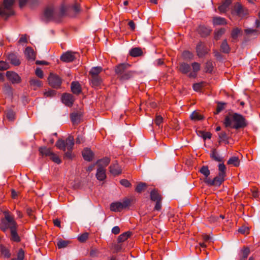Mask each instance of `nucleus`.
Returning <instances> with one entry per match:
<instances>
[{"mask_svg":"<svg viewBox=\"0 0 260 260\" xmlns=\"http://www.w3.org/2000/svg\"><path fill=\"white\" fill-rule=\"evenodd\" d=\"M131 67V65L127 63H122L115 66L114 71L119 81L124 82L130 80L137 74L136 71L129 70Z\"/></svg>","mask_w":260,"mask_h":260,"instance_id":"1","label":"nucleus"},{"mask_svg":"<svg viewBox=\"0 0 260 260\" xmlns=\"http://www.w3.org/2000/svg\"><path fill=\"white\" fill-rule=\"evenodd\" d=\"M224 124L226 127L238 129L245 128L247 122L242 115H228L225 118Z\"/></svg>","mask_w":260,"mask_h":260,"instance_id":"2","label":"nucleus"},{"mask_svg":"<svg viewBox=\"0 0 260 260\" xmlns=\"http://www.w3.org/2000/svg\"><path fill=\"white\" fill-rule=\"evenodd\" d=\"M226 167L223 163L218 165V175L214 178L213 179L207 178L205 180V183L208 186H219L225 180L226 177Z\"/></svg>","mask_w":260,"mask_h":260,"instance_id":"3","label":"nucleus"},{"mask_svg":"<svg viewBox=\"0 0 260 260\" xmlns=\"http://www.w3.org/2000/svg\"><path fill=\"white\" fill-rule=\"evenodd\" d=\"M81 10L80 4L77 2V0H75L73 3L68 6H65L64 4H62L59 9V15L60 16H64L70 15L72 13L76 15L79 14Z\"/></svg>","mask_w":260,"mask_h":260,"instance_id":"4","label":"nucleus"},{"mask_svg":"<svg viewBox=\"0 0 260 260\" xmlns=\"http://www.w3.org/2000/svg\"><path fill=\"white\" fill-rule=\"evenodd\" d=\"M5 217L1 219L0 229L5 232L8 229H12L18 226L17 223L14 219V216L10 214L9 211L4 212Z\"/></svg>","mask_w":260,"mask_h":260,"instance_id":"5","label":"nucleus"},{"mask_svg":"<svg viewBox=\"0 0 260 260\" xmlns=\"http://www.w3.org/2000/svg\"><path fill=\"white\" fill-rule=\"evenodd\" d=\"M14 0H4L3 4L0 7V16L5 19L13 15L12 6Z\"/></svg>","mask_w":260,"mask_h":260,"instance_id":"6","label":"nucleus"},{"mask_svg":"<svg viewBox=\"0 0 260 260\" xmlns=\"http://www.w3.org/2000/svg\"><path fill=\"white\" fill-rule=\"evenodd\" d=\"M150 200L155 202V205L154 208V210L160 211L161 209L162 197L160 193L158 192V189H153L150 193Z\"/></svg>","mask_w":260,"mask_h":260,"instance_id":"7","label":"nucleus"},{"mask_svg":"<svg viewBox=\"0 0 260 260\" xmlns=\"http://www.w3.org/2000/svg\"><path fill=\"white\" fill-rule=\"evenodd\" d=\"M48 83L53 88H60L62 82V79L57 75L50 73L48 78Z\"/></svg>","mask_w":260,"mask_h":260,"instance_id":"8","label":"nucleus"},{"mask_svg":"<svg viewBox=\"0 0 260 260\" xmlns=\"http://www.w3.org/2000/svg\"><path fill=\"white\" fill-rule=\"evenodd\" d=\"M196 49L197 55L200 58L205 56L210 51V49L202 42L198 43Z\"/></svg>","mask_w":260,"mask_h":260,"instance_id":"9","label":"nucleus"},{"mask_svg":"<svg viewBox=\"0 0 260 260\" xmlns=\"http://www.w3.org/2000/svg\"><path fill=\"white\" fill-rule=\"evenodd\" d=\"M61 99L62 102L68 107H72L75 101L74 96L69 93H63Z\"/></svg>","mask_w":260,"mask_h":260,"instance_id":"10","label":"nucleus"},{"mask_svg":"<svg viewBox=\"0 0 260 260\" xmlns=\"http://www.w3.org/2000/svg\"><path fill=\"white\" fill-rule=\"evenodd\" d=\"M76 53L72 52V51H67L65 53H63L61 56H60V60L65 62H71L73 61L75 59V54Z\"/></svg>","mask_w":260,"mask_h":260,"instance_id":"11","label":"nucleus"},{"mask_svg":"<svg viewBox=\"0 0 260 260\" xmlns=\"http://www.w3.org/2000/svg\"><path fill=\"white\" fill-rule=\"evenodd\" d=\"M6 77L13 84L19 83L21 82V78L14 72L7 71L6 72Z\"/></svg>","mask_w":260,"mask_h":260,"instance_id":"12","label":"nucleus"},{"mask_svg":"<svg viewBox=\"0 0 260 260\" xmlns=\"http://www.w3.org/2000/svg\"><path fill=\"white\" fill-rule=\"evenodd\" d=\"M178 69L179 71L183 74H187L190 73V66L186 62H180Z\"/></svg>","mask_w":260,"mask_h":260,"instance_id":"13","label":"nucleus"},{"mask_svg":"<svg viewBox=\"0 0 260 260\" xmlns=\"http://www.w3.org/2000/svg\"><path fill=\"white\" fill-rule=\"evenodd\" d=\"M191 66L192 67V72L189 74L188 77L189 78H196L197 76V73L200 70L201 64L198 62H194L192 63Z\"/></svg>","mask_w":260,"mask_h":260,"instance_id":"14","label":"nucleus"},{"mask_svg":"<svg viewBox=\"0 0 260 260\" xmlns=\"http://www.w3.org/2000/svg\"><path fill=\"white\" fill-rule=\"evenodd\" d=\"M72 92L76 95H79L82 92V88L80 84L78 82H72L71 85Z\"/></svg>","mask_w":260,"mask_h":260,"instance_id":"15","label":"nucleus"},{"mask_svg":"<svg viewBox=\"0 0 260 260\" xmlns=\"http://www.w3.org/2000/svg\"><path fill=\"white\" fill-rule=\"evenodd\" d=\"M198 31L201 37H206L210 35L211 29L204 25H200L198 28Z\"/></svg>","mask_w":260,"mask_h":260,"instance_id":"16","label":"nucleus"},{"mask_svg":"<svg viewBox=\"0 0 260 260\" xmlns=\"http://www.w3.org/2000/svg\"><path fill=\"white\" fill-rule=\"evenodd\" d=\"M231 3V0H224L223 1L221 4L218 7L219 12L220 13H224L227 12Z\"/></svg>","mask_w":260,"mask_h":260,"instance_id":"17","label":"nucleus"},{"mask_svg":"<svg viewBox=\"0 0 260 260\" xmlns=\"http://www.w3.org/2000/svg\"><path fill=\"white\" fill-rule=\"evenodd\" d=\"M109 169L110 173L115 176L118 175L122 172V170L117 162L111 165Z\"/></svg>","mask_w":260,"mask_h":260,"instance_id":"18","label":"nucleus"},{"mask_svg":"<svg viewBox=\"0 0 260 260\" xmlns=\"http://www.w3.org/2000/svg\"><path fill=\"white\" fill-rule=\"evenodd\" d=\"M44 16L47 21L52 20L54 17L53 9L51 8H46L44 12Z\"/></svg>","mask_w":260,"mask_h":260,"instance_id":"19","label":"nucleus"},{"mask_svg":"<svg viewBox=\"0 0 260 260\" xmlns=\"http://www.w3.org/2000/svg\"><path fill=\"white\" fill-rule=\"evenodd\" d=\"M8 59L10 61L11 64L15 66H18L21 63L17 56L13 53H11L8 54Z\"/></svg>","mask_w":260,"mask_h":260,"instance_id":"20","label":"nucleus"},{"mask_svg":"<svg viewBox=\"0 0 260 260\" xmlns=\"http://www.w3.org/2000/svg\"><path fill=\"white\" fill-rule=\"evenodd\" d=\"M24 53L26 56V58L28 60H31L34 61L36 58V53L34 52V49L30 47H27L26 48Z\"/></svg>","mask_w":260,"mask_h":260,"instance_id":"21","label":"nucleus"},{"mask_svg":"<svg viewBox=\"0 0 260 260\" xmlns=\"http://www.w3.org/2000/svg\"><path fill=\"white\" fill-rule=\"evenodd\" d=\"M17 228L18 226H16L10 230V240L15 242H19L21 241V238L17 233Z\"/></svg>","mask_w":260,"mask_h":260,"instance_id":"22","label":"nucleus"},{"mask_svg":"<svg viewBox=\"0 0 260 260\" xmlns=\"http://www.w3.org/2000/svg\"><path fill=\"white\" fill-rule=\"evenodd\" d=\"M234 10L238 16H243L246 14V11L243 7L239 3H237L234 8Z\"/></svg>","mask_w":260,"mask_h":260,"instance_id":"23","label":"nucleus"},{"mask_svg":"<svg viewBox=\"0 0 260 260\" xmlns=\"http://www.w3.org/2000/svg\"><path fill=\"white\" fill-rule=\"evenodd\" d=\"M82 156L85 160L90 161L92 159L93 153L90 149L85 148L82 151Z\"/></svg>","mask_w":260,"mask_h":260,"instance_id":"24","label":"nucleus"},{"mask_svg":"<svg viewBox=\"0 0 260 260\" xmlns=\"http://www.w3.org/2000/svg\"><path fill=\"white\" fill-rule=\"evenodd\" d=\"M97 179L103 181L106 177V170L103 167H98L96 174Z\"/></svg>","mask_w":260,"mask_h":260,"instance_id":"25","label":"nucleus"},{"mask_svg":"<svg viewBox=\"0 0 260 260\" xmlns=\"http://www.w3.org/2000/svg\"><path fill=\"white\" fill-rule=\"evenodd\" d=\"M129 54L132 57H138L143 55V51L141 48L135 47L132 48L129 52Z\"/></svg>","mask_w":260,"mask_h":260,"instance_id":"26","label":"nucleus"},{"mask_svg":"<svg viewBox=\"0 0 260 260\" xmlns=\"http://www.w3.org/2000/svg\"><path fill=\"white\" fill-rule=\"evenodd\" d=\"M90 82L92 87H98L101 85L103 81L101 77L99 76L91 77Z\"/></svg>","mask_w":260,"mask_h":260,"instance_id":"27","label":"nucleus"},{"mask_svg":"<svg viewBox=\"0 0 260 260\" xmlns=\"http://www.w3.org/2000/svg\"><path fill=\"white\" fill-rule=\"evenodd\" d=\"M212 23L214 25H225L227 24L225 18L218 16L213 18Z\"/></svg>","mask_w":260,"mask_h":260,"instance_id":"28","label":"nucleus"},{"mask_svg":"<svg viewBox=\"0 0 260 260\" xmlns=\"http://www.w3.org/2000/svg\"><path fill=\"white\" fill-rule=\"evenodd\" d=\"M123 209V206L121 202L112 203L110 205V210L114 212H119Z\"/></svg>","mask_w":260,"mask_h":260,"instance_id":"29","label":"nucleus"},{"mask_svg":"<svg viewBox=\"0 0 260 260\" xmlns=\"http://www.w3.org/2000/svg\"><path fill=\"white\" fill-rule=\"evenodd\" d=\"M210 157L214 160L218 162H222L223 158L220 157L218 154L216 149H213L210 154Z\"/></svg>","mask_w":260,"mask_h":260,"instance_id":"30","label":"nucleus"},{"mask_svg":"<svg viewBox=\"0 0 260 260\" xmlns=\"http://www.w3.org/2000/svg\"><path fill=\"white\" fill-rule=\"evenodd\" d=\"M66 149L72 150L74 145V139L72 136L68 137L65 141Z\"/></svg>","mask_w":260,"mask_h":260,"instance_id":"31","label":"nucleus"},{"mask_svg":"<svg viewBox=\"0 0 260 260\" xmlns=\"http://www.w3.org/2000/svg\"><path fill=\"white\" fill-rule=\"evenodd\" d=\"M111 159L108 157H105L102 159H99L97 163L98 164V167H103L104 169L110 163Z\"/></svg>","mask_w":260,"mask_h":260,"instance_id":"32","label":"nucleus"},{"mask_svg":"<svg viewBox=\"0 0 260 260\" xmlns=\"http://www.w3.org/2000/svg\"><path fill=\"white\" fill-rule=\"evenodd\" d=\"M39 151L40 154L42 156H50L52 153V151L50 148L46 147H41L39 148Z\"/></svg>","mask_w":260,"mask_h":260,"instance_id":"33","label":"nucleus"},{"mask_svg":"<svg viewBox=\"0 0 260 260\" xmlns=\"http://www.w3.org/2000/svg\"><path fill=\"white\" fill-rule=\"evenodd\" d=\"M0 252L1 254L6 258H10L11 257V253L8 248L3 245H0Z\"/></svg>","mask_w":260,"mask_h":260,"instance_id":"34","label":"nucleus"},{"mask_svg":"<svg viewBox=\"0 0 260 260\" xmlns=\"http://www.w3.org/2000/svg\"><path fill=\"white\" fill-rule=\"evenodd\" d=\"M102 70L103 69L101 67H93L89 71V74L91 77L99 76Z\"/></svg>","mask_w":260,"mask_h":260,"instance_id":"35","label":"nucleus"},{"mask_svg":"<svg viewBox=\"0 0 260 260\" xmlns=\"http://www.w3.org/2000/svg\"><path fill=\"white\" fill-rule=\"evenodd\" d=\"M132 235V233L131 232H126L122 233L120 235L117 239V241L118 243H121L126 240L128 238L130 237Z\"/></svg>","mask_w":260,"mask_h":260,"instance_id":"36","label":"nucleus"},{"mask_svg":"<svg viewBox=\"0 0 260 260\" xmlns=\"http://www.w3.org/2000/svg\"><path fill=\"white\" fill-rule=\"evenodd\" d=\"M82 115H71V120L73 125H78L82 120Z\"/></svg>","mask_w":260,"mask_h":260,"instance_id":"37","label":"nucleus"},{"mask_svg":"<svg viewBox=\"0 0 260 260\" xmlns=\"http://www.w3.org/2000/svg\"><path fill=\"white\" fill-rule=\"evenodd\" d=\"M249 253H250L249 248L248 247H244L241 250V255L240 256V260H245L247 258Z\"/></svg>","mask_w":260,"mask_h":260,"instance_id":"38","label":"nucleus"},{"mask_svg":"<svg viewBox=\"0 0 260 260\" xmlns=\"http://www.w3.org/2000/svg\"><path fill=\"white\" fill-rule=\"evenodd\" d=\"M227 164L233 165L235 167H238L240 165V160L238 157L232 156L228 160Z\"/></svg>","mask_w":260,"mask_h":260,"instance_id":"39","label":"nucleus"},{"mask_svg":"<svg viewBox=\"0 0 260 260\" xmlns=\"http://www.w3.org/2000/svg\"><path fill=\"white\" fill-rule=\"evenodd\" d=\"M221 51L224 53H228L230 51V48L227 43V40H224L220 46Z\"/></svg>","mask_w":260,"mask_h":260,"instance_id":"40","label":"nucleus"},{"mask_svg":"<svg viewBox=\"0 0 260 260\" xmlns=\"http://www.w3.org/2000/svg\"><path fill=\"white\" fill-rule=\"evenodd\" d=\"M29 83L31 86L34 87V89H36L35 88L40 87L42 86V81L36 78L31 79Z\"/></svg>","mask_w":260,"mask_h":260,"instance_id":"41","label":"nucleus"},{"mask_svg":"<svg viewBox=\"0 0 260 260\" xmlns=\"http://www.w3.org/2000/svg\"><path fill=\"white\" fill-rule=\"evenodd\" d=\"M200 172L202 173L203 175H204L205 177L204 180V182L207 178H209L208 176L210 174V172L208 169V166H203V167H202L200 170Z\"/></svg>","mask_w":260,"mask_h":260,"instance_id":"42","label":"nucleus"},{"mask_svg":"<svg viewBox=\"0 0 260 260\" xmlns=\"http://www.w3.org/2000/svg\"><path fill=\"white\" fill-rule=\"evenodd\" d=\"M225 29L223 28H221L218 30H216L214 31V39L216 40H218L225 33Z\"/></svg>","mask_w":260,"mask_h":260,"instance_id":"43","label":"nucleus"},{"mask_svg":"<svg viewBox=\"0 0 260 260\" xmlns=\"http://www.w3.org/2000/svg\"><path fill=\"white\" fill-rule=\"evenodd\" d=\"M147 187V185L146 183L140 182L138 184L136 188V191L138 193H141L143 191H144Z\"/></svg>","mask_w":260,"mask_h":260,"instance_id":"44","label":"nucleus"},{"mask_svg":"<svg viewBox=\"0 0 260 260\" xmlns=\"http://www.w3.org/2000/svg\"><path fill=\"white\" fill-rule=\"evenodd\" d=\"M182 55L183 58L187 60H189L193 59L194 56L193 53L191 52L188 50H185L183 51L182 52Z\"/></svg>","mask_w":260,"mask_h":260,"instance_id":"45","label":"nucleus"},{"mask_svg":"<svg viewBox=\"0 0 260 260\" xmlns=\"http://www.w3.org/2000/svg\"><path fill=\"white\" fill-rule=\"evenodd\" d=\"M55 146L60 150H62L64 151H66V145L65 141L59 139L57 141L55 144Z\"/></svg>","mask_w":260,"mask_h":260,"instance_id":"46","label":"nucleus"},{"mask_svg":"<svg viewBox=\"0 0 260 260\" xmlns=\"http://www.w3.org/2000/svg\"><path fill=\"white\" fill-rule=\"evenodd\" d=\"M216 112L217 113H220L222 112L224 109H225L227 103L224 102H218L217 103Z\"/></svg>","mask_w":260,"mask_h":260,"instance_id":"47","label":"nucleus"},{"mask_svg":"<svg viewBox=\"0 0 260 260\" xmlns=\"http://www.w3.org/2000/svg\"><path fill=\"white\" fill-rule=\"evenodd\" d=\"M69 243V241L59 239L57 243V246L59 249L67 247Z\"/></svg>","mask_w":260,"mask_h":260,"instance_id":"48","label":"nucleus"},{"mask_svg":"<svg viewBox=\"0 0 260 260\" xmlns=\"http://www.w3.org/2000/svg\"><path fill=\"white\" fill-rule=\"evenodd\" d=\"M245 102L244 101L238 100L236 101L235 105L236 106L238 107V108L242 111H243L244 112H245L244 108H245Z\"/></svg>","mask_w":260,"mask_h":260,"instance_id":"49","label":"nucleus"},{"mask_svg":"<svg viewBox=\"0 0 260 260\" xmlns=\"http://www.w3.org/2000/svg\"><path fill=\"white\" fill-rule=\"evenodd\" d=\"M56 91L53 89H49L48 91H46L44 92V96L46 98H52L56 95Z\"/></svg>","mask_w":260,"mask_h":260,"instance_id":"50","label":"nucleus"},{"mask_svg":"<svg viewBox=\"0 0 260 260\" xmlns=\"http://www.w3.org/2000/svg\"><path fill=\"white\" fill-rule=\"evenodd\" d=\"M213 69V66L211 61H208L205 64V72L206 73H210L212 72Z\"/></svg>","mask_w":260,"mask_h":260,"instance_id":"51","label":"nucleus"},{"mask_svg":"<svg viewBox=\"0 0 260 260\" xmlns=\"http://www.w3.org/2000/svg\"><path fill=\"white\" fill-rule=\"evenodd\" d=\"M204 118L203 115H190V119L194 122L202 120Z\"/></svg>","mask_w":260,"mask_h":260,"instance_id":"52","label":"nucleus"},{"mask_svg":"<svg viewBox=\"0 0 260 260\" xmlns=\"http://www.w3.org/2000/svg\"><path fill=\"white\" fill-rule=\"evenodd\" d=\"M240 32L241 29L238 27L234 28L231 32V37L232 38V39L234 40L237 39Z\"/></svg>","mask_w":260,"mask_h":260,"instance_id":"53","label":"nucleus"},{"mask_svg":"<svg viewBox=\"0 0 260 260\" xmlns=\"http://www.w3.org/2000/svg\"><path fill=\"white\" fill-rule=\"evenodd\" d=\"M204 86V83L203 82L194 83L192 85L193 89L196 91H200Z\"/></svg>","mask_w":260,"mask_h":260,"instance_id":"54","label":"nucleus"},{"mask_svg":"<svg viewBox=\"0 0 260 260\" xmlns=\"http://www.w3.org/2000/svg\"><path fill=\"white\" fill-rule=\"evenodd\" d=\"M50 159L54 162L59 164L61 163V160L59 158V156L56 154L52 152L51 154L50 155Z\"/></svg>","mask_w":260,"mask_h":260,"instance_id":"55","label":"nucleus"},{"mask_svg":"<svg viewBox=\"0 0 260 260\" xmlns=\"http://www.w3.org/2000/svg\"><path fill=\"white\" fill-rule=\"evenodd\" d=\"M89 234L88 233H84L78 237V240L80 242H85L88 238Z\"/></svg>","mask_w":260,"mask_h":260,"instance_id":"56","label":"nucleus"},{"mask_svg":"<svg viewBox=\"0 0 260 260\" xmlns=\"http://www.w3.org/2000/svg\"><path fill=\"white\" fill-rule=\"evenodd\" d=\"M9 64L4 61H0V71H5L9 69Z\"/></svg>","mask_w":260,"mask_h":260,"instance_id":"57","label":"nucleus"},{"mask_svg":"<svg viewBox=\"0 0 260 260\" xmlns=\"http://www.w3.org/2000/svg\"><path fill=\"white\" fill-rule=\"evenodd\" d=\"M199 133L201 135L204 140L210 139L211 138V134L210 132H205L202 131H199Z\"/></svg>","mask_w":260,"mask_h":260,"instance_id":"58","label":"nucleus"},{"mask_svg":"<svg viewBox=\"0 0 260 260\" xmlns=\"http://www.w3.org/2000/svg\"><path fill=\"white\" fill-rule=\"evenodd\" d=\"M163 121V118L161 116V115H156L155 118L154 119V122L156 125L158 126H160V125L162 123Z\"/></svg>","mask_w":260,"mask_h":260,"instance_id":"59","label":"nucleus"},{"mask_svg":"<svg viewBox=\"0 0 260 260\" xmlns=\"http://www.w3.org/2000/svg\"><path fill=\"white\" fill-rule=\"evenodd\" d=\"M218 136L221 141H228V137L225 132H221L218 134Z\"/></svg>","mask_w":260,"mask_h":260,"instance_id":"60","label":"nucleus"},{"mask_svg":"<svg viewBox=\"0 0 260 260\" xmlns=\"http://www.w3.org/2000/svg\"><path fill=\"white\" fill-rule=\"evenodd\" d=\"M245 32L247 34H254L255 36H257L259 34V32L256 29H252L250 28L246 29L245 30Z\"/></svg>","mask_w":260,"mask_h":260,"instance_id":"61","label":"nucleus"},{"mask_svg":"<svg viewBox=\"0 0 260 260\" xmlns=\"http://www.w3.org/2000/svg\"><path fill=\"white\" fill-rule=\"evenodd\" d=\"M85 141V138L83 135H78L76 139V144H81L84 142Z\"/></svg>","mask_w":260,"mask_h":260,"instance_id":"62","label":"nucleus"},{"mask_svg":"<svg viewBox=\"0 0 260 260\" xmlns=\"http://www.w3.org/2000/svg\"><path fill=\"white\" fill-rule=\"evenodd\" d=\"M35 73H36V75L40 78L42 79L44 77L43 72L42 70L39 68H37L36 69Z\"/></svg>","mask_w":260,"mask_h":260,"instance_id":"63","label":"nucleus"},{"mask_svg":"<svg viewBox=\"0 0 260 260\" xmlns=\"http://www.w3.org/2000/svg\"><path fill=\"white\" fill-rule=\"evenodd\" d=\"M120 183L122 185H123L126 187H128L131 186V183L129 182V181H128L126 179H124L121 180L120 181Z\"/></svg>","mask_w":260,"mask_h":260,"instance_id":"64","label":"nucleus"}]
</instances>
